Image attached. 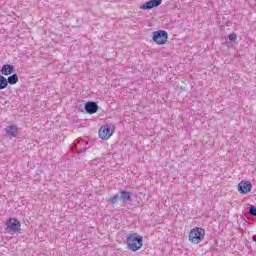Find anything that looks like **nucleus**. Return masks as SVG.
Wrapping results in <instances>:
<instances>
[{"label":"nucleus","mask_w":256,"mask_h":256,"mask_svg":"<svg viewBox=\"0 0 256 256\" xmlns=\"http://www.w3.org/2000/svg\"><path fill=\"white\" fill-rule=\"evenodd\" d=\"M84 109L88 115H93L99 111V105L94 101L86 102Z\"/></svg>","instance_id":"obj_7"},{"label":"nucleus","mask_w":256,"mask_h":256,"mask_svg":"<svg viewBox=\"0 0 256 256\" xmlns=\"http://www.w3.org/2000/svg\"><path fill=\"white\" fill-rule=\"evenodd\" d=\"M120 199L123 201V203H127L128 201H131V192L120 191Z\"/></svg>","instance_id":"obj_11"},{"label":"nucleus","mask_w":256,"mask_h":256,"mask_svg":"<svg viewBox=\"0 0 256 256\" xmlns=\"http://www.w3.org/2000/svg\"><path fill=\"white\" fill-rule=\"evenodd\" d=\"M117 201H119V195H117V194L110 197V199H109V203H111L112 205L117 204Z\"/></svg>","instance_id":"obj_14"},{"label":"nucleus","mask_w":256,"mask_h":256,"mask_svg":"<svg viewBox=\"0 0 256 256\" xmlns=\"http://www.w3.org/2000/svg\"><path fill=\"white\" fill-rule=\"evenodd\" d=\"M98 134H99L100 139H103L104 141H107L113 135V130H111V126L104 125V126H101Z\"/></svg>","instance_id":"obj_5"},{"label":"nucleus","mask_w":256,"mask_h":256,"mask_svg":"<svg viewBox=\"0 0 256 256\" xmlns=\"http://www.w3.org/2000/svg\"><path fill=\"white\" fill-rule=\"evenodd\" d=\"M253 189V184H251V182L249 181H241L238 184V191L244 195H246L247 193H251V190Z\"/></svg>","instance_id":"obj_6"},{"label":"nucleus","mask_w":256,"mask_h":256,"mask_svg":"<svg viewBox=\"0 0 256 256\" xmlns=\"http://www.w3.org/2000/svg\"><path fill=\"white\" fill-rule=\"evenodd\" d=\"M159 5H161V0H150L140 6V9H142V11H147L153 9V7H159Z\"/></svg>","instance_id":"obj_8"},{"label":"nucleus","mask_w":256,"mask_h":256,"mask_svg":"<svg viewBox=\"0 0 256 256\" xmlns=\"http://www.w3.org/2000/svg\"><path fill=\"white\" fill-rule=\"evenodd\" d=\"M15 71V67L11 64H5L2 66L1 73L2 75H11Z\"/></svg>","instance_id":"obj_9"},{"label":"nucleus","mask_w":256,"mask_h":256,"mask_svg":"<svg viewBox=\"0 0 256 256\" xmlns=\"http://www.w3.org/2000/svg\"><path fill=\"white\" fill-rule=\"evenodd\" d=\"M6 231L8 233H17V231H21V222H19L17 218H9L6 221Z\"/></svg>","instance_id":"obj_3"},{"label":"nucleus","mask_w":256,"mask_h":256,"mask_svg":"<svg viewBox=\"0 0 256 256\" xmlns=\"http://www.w3.org/2000/svg\"><path fill=\"white\" fill-rule=\"evenodd\" d=\"M17 126H8L6 127V134L8 137H17Z\"/></svg>","instance_id":"obj_10"},{"label":"nucleus","mask_w":256,"mask_h":256,"mask_svg":"<svg viewBox=\"0 0 256 256\" xmlns=\"http://www.w3.org/2000/svg\"><path fill=\"white\" fill-rule=\"evenodd\" d=\"M167 39H169L167 31L160 30L153 32V41L156 42L157 45H165Z\"/></svg>","instance_id":"obj_4"},{"label":"nucleus","mask_w":256,"mask_h":256,"mask_svg":"<svg viewBox=\"0 0 256 256\" xmlns=\"http://www.w3.org/2000/svg\"><path fill=\"white\" fill-rule=\"evenodd\" d=\"M188 239L193 245H199L205 239V229L199 227L193 228L189 233Z\"/></svg>","instance_id":"obj_2"},{"label":"nucleus","mask_w":256,"mask_h":256,"mask_svg":"<svg viewBox=\"0 0 256 256\" xmlns=\"http://www.w3.org/2000/svg\"><path fill=\"white\" fill-rule=\"evenodd\" d=\"M252 239H253V241L256 242V235H254V236L252 237Z\"/></svg>","instance_id":"obj_16"},{"label":"nucleus","mask_w":256,"mask_h":256,"mask_svg":"<svg viewBox=\"0 0 256 256\" xmlns=\"http://www.w3.org/2000/svg\"><path fill=\"white\" fill-rule=\"evenodd\" d=\"M8 85L7 79L3 76H0V91L1 89H5Z\"/></svg>","instance_id":"obj_13"},{"label":"nucleus","mask_w":256,"mask_h":256,"mask_svg":"<svg viewBox=\"0 0 256 256\" xmlns=\"http://www.w3.org/2000/svg\"><path fill=\"white\" fill-rule=\"evenodd\" d=\"M18 82H19V76H17V74H13L12 76L8 77V79H7V83L9 85H15Z\"/></svg>","instance_id":"obj_12"},{"label":"nucleus","mask_w":256,"mask_h":256,"mask_svg":"<svg viewBox=\"0 0 256 256\" xmlns=\"http://www.w3.org/2000/svg\"><path fill=\"white\" fill-rule=\"evenodd\" d=\"M228 39H229V41H235V39H237V34H230L228 36Z\"/></svg>","instance_id":"obj_15"},{"label":"nucleus","mask_w":256,"mask_h":256,"mask_svg":"<svg viewBox=\"0 0 256 256\" xmlns=\"http://www.w3.org/2000/svg\"><path fill=\"white\" fill-rule=\"evenodd\" d=\"M126 244L130 251H139L143 247V236H140L137 233H132L127 236Z\"/></svg>","instance_id":"obj_1"}]
</instances>
